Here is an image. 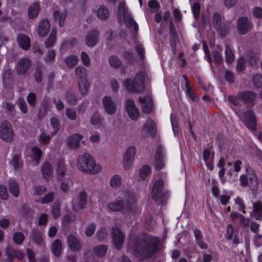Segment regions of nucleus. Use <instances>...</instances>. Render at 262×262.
Masks as SVG:
<instances>
[{
	"label": "nucleus",
	"instance_id": "f257e3e1",
	"mask_svg": "<svg viewBox=\"0 0 262 262\" xmlns=\"http://www.w3.org/2000/svg\"><path fill=\"white\" fill-rule=\"evenodd\" d=\"M159 243V238L148 234L138 235L130 241L133 252L141 259L151 257L158 250Z\"/></svg>",
	"mask_w": 262,
	"mask_h": 262
},
{
	"label": "nucleus",
	"instance_id": "f03ea898",
	"mask_svg": "<svg viewBox=\"0 0 262 262\" xmlns=\"http://www.w3.org/2000/svg\"><path fill=\"white\" fill-rule=\"evenodd\" d=\"M117 16L119 23H125L128 28H133L134 33L132 37L135 41L136 50L139 56L141 59L143 60L145 58L144 48L140 42L136 41L137 32L138 31V25L131 16V14L129 12L128 8L126 7L124 2H120L119 4Z\"/></svg>",
	"mask_w": 262,
	"mask_h": 262
},
{
	"label": "nucleus",
	"instance_id": "7ed1b4c3",
	"mask_svg": "<svg viewBox=\"0 0 262 262\" xmlns=\"http://www.w3.org/2000/svg\"><path fill=\"white\" fill-rule=\"evenodd\" d=\"M78 169L85 173L95 174L101 170V166L97 164L93 158L89 154L80 155L77 159Z\"/></svg>",
	"mask_w": 262,
	"mask_h": 262
},
{
	"label": "nucleus",
	"instance_id": "20e7f679",
	"mask_svg": "<svg viewBox=\"0 0 262 262\" xmlns=\"http://www.w3.org/2000/svg\"><path fill=\"white\" fill-rule=\"evenodd\" d=\"M145 73L142 71L138 72L133 81L126 79L124 85L127 90L132 92L141 93L144 90Z\"/></svg>",
	"mask_w": 262,
	"mask_h": 262
},
{
	"label": "nucleus",
	"instance_id": "39448f33",
	"mask_svg": "<svg viewBox=\"0 0 262 262\" xmlns=\"http://www.w3.org/2000/svg\"><path fill=\"white\" fill-rule=\"evenodd\" d=\"M239 181L241 185H248L253 191L256 190L258 188V181L257 176L249 165H246V175H242Z\"/></svg>",
	"mask_w": 262,
	"mask_h": 262
},
{
	"label": "nucleus",
	"instance_id": "423d86ee",
	"mask_svg": "<svg viewBox=\"0 0 262 262\" xmlns=\"http://www.w3.org/2000/svg\"><path fill=\"white\" fill-rule=\"evenodd\" d=\"M165 185V180L162 178L154 181L151 190V196L155 201L162 202L168 198V192L164 189Z\"/></svg>",
	"mask_w": 262,
	"mask_h": 262
},
{
	"label": "nucleus",
	"instance_id": "0eeeda50",
	"mask_svg": "<svg viewBox=\"0 0 262 262\" xmlns=\"http://www.w3.org/2000/svg\"><path fill=\"white\" fill-rule=\"evenodd\" d=\"M252 26L251 20L248 17H241L237 20V29L240 34H246L251 30Z\"/></svg>",
	"mask_w": 262,
	"mask_h": 262
},
{
	"label": "nucleus",
	"instance_id": "6e6552de",
	"mask_svg": "<svg viewBox=\"0 0 262 262\" xmlns=\"http://www.w3.org/2000/svg\"><path fill=\"white\" fill-rule=\"evenodd\" d=\"M165 154L163 147L159 145L157 146L155 155L154 165L157 170L163 169L165 166Z\"/></svg>",
	"mask_w": 262,
	"mask_h": 262
},
{
	"label": "nucleus",
	"instance_id": "1a4fd4ad",
	"mask_svg": "<svg viewBox=\"0 0 262 262\" xmlns=\"http://www.w3.org/2000/svg\"><path fill=\"white\" fill-rule=\"evenodd\" d=\"M13 133L11 124L7 121H4L0 125V138L9 141L12 138Z\"/></svg>",
	"mask_w": 262,
	"mask_h": 262
},
{
	"label": "nucleus",
	"instance_id": "9d476101",
	"mask_svg": "<svg viewBox=\"0 0 262 262\" xmlns=\"http://www.w3.org/2000/svg\"><path fill=\"white\" fill-rule=\"evenodd\" d=\"M112 235L114 246L118 250L121 249L124 240V234L119 228L114 227L112 228Z\"/></svg>",
	"mask_w": 262,
	"mask_h": 262
},
{
	"label": "nucleus",
	"instance_id": "9b49d317",
	"mask_svg": "<svg viewBox=\"0 0 262 262\" xmlns=\"http://www.w3.org/2000/svg\"><path fill=\"white\" fill-rule=\"evenodd\" d=\"M88 195L85 191H80L73 204V208L75 211H78L85 208L87 203Z\"/></svg>",
	"mask_w": 262,
	"mask_h": 262
},
{
	"label": "nucleus",
	"instance_id": "f8f14e48",
	"mask_svg": "<svg viewBox=\"0 0 262 262\" xmlns=\"http://www.w3.org/2000/svg\"><path fill=\"white\" fill-rule=\"evenodd\" d=\"M137 149L135 146H129L123 156V164L125 169H128L133 162Z\"/></svg>",
	"mask_w": 262,
	"mask_h": 262
},
{
	"label": "nucleus",
	"instance_id": "ddd939ff",
	"mask_svg": "<svg viewBox=\"0 0 262 262\" xmlns=\"http://www.w3.org/2000/svg\"><path fill=\"white\" fill-rule=\"evenodd\" d=\"M102 101L106 113L110 115H113L116 113L117 104L111 97H104Z\"/></svg>",
	"mask_w": 262,
	"mask_h": 262
},
{
	"label": "nucleus",
	"instance_id": "4468645a",
	"mask_svg": "<svg viewBox=\"0 0 262 262\" xmlns=\"http://www.w3.org/2000/svg\"><path fill=\"white\" fill-rule=\"evenodd\" d=\"M99 40V32L98 30L94 29L88 32L85 37V43L89 47H93L98 42Z\"/></svg>",
	"mask_w": 262,
	"mask_h": 262
},
{
	"label": "nucleus",
	"instance_id": "2eb2a0df",
	"mask_svg": "<svg viewBox=\"0 0 262 262\" xmlns=\"http://www.w3.org/2000/svg\"><path fill=\"white\" fill-rule=\"evenodd\" d=\"M125 109L129 117L133 120H136L139 116V112L137 108L134 101L132 99H127L126 101Z\"/></svg>",
	"mask_w": 262,
	"mask_h": 262
},
{
	"label": "nucleus",
	"instance_id": "dca6fc26",
	"mask_svg": "<svg viewBox=\"0 0 262 262\" xmlns=\"http://www.w3.org/2000/svg\"><path fill=\"white\" fill-rule=\"evenodd\" d=\"M243 121L246 126L250 129H254L256 127V121L253 111L248 110L243 115Z\"/></svg>",
	"mask_w": 262,
	"mask_h": 262
},
{
	"label": "nucleus",
	"instance_id": "f3484780",
	"mask_svg": "<svg viewBox=\"0 0 262 262\" xmlns=\"http://www.w3.org/2000/svg\"><path fill=\"white\" fill-rule=\"evenodd\" d=\"M212 19L214 28L216 30L220 31L221 33L224 34L229 29V25L226 26L225 24H222L221 16L219 13H214Z\"/></svg>",
	"mask_w": 262,
	"mask_h": 262
},
{
	"label": "nucleus",
	"instance_id": "a211bd4d",
	"mask_svg": "<svg viewBox=\"0 0 262 262\" xmlns=\"http://www.w3.org/2000/svg\"><path fill=\"white\" fill-rule=\"evenodd\" d=\"M139 100L142 104L143 112L146 114L150 113L152 108V101L151 95H147L144 98L140 97Z\"/></svg>",
	"mask_w": 262,
	"mask_h": 262
},
{
	"label": "nucleus",
	"instance_id": "6ab92c4d",
	"mask_svg": "<svg viewBox=\"0 0 262 262\" xmlns=\"http://www.w3.org/2000/svg\"><path fill=\"white\" fill-rule=\"evenodd\" d=\"M50 28L49 20L43 19L39 22L37 29L38 35L41 37H45L49 33Z\"/></svg>",
	"mask_w": 262,
	"mask_h": 262
},
{
	"label": "nucleus",
	"instance_id": "aec40b11",
	"mask_svg": "<svg viewBox=\"0 0 262 262\" xmlns=\"http://www.w3.org/2000/svg\"><path fill=\"white\" fill-rule=\"evenodd\" d=\"M31 66V61L28 58H24L19 60L17 64L16 72L22 75L26 73Z\"/></svg>",
	"mask_w": 262,
	"mask_h": 262
},
{
	"label": "nucleus",
	"instance_id": "412c9836",
	"mask_svg": "<svg viewBox=\"0 0 262 262\" xmlns=\"http://www.w3.org/2000/svg\"><path fill=\"white\" fill-rule=\"evenodd\" d=\"M238 99L243 101L247 104H252L256 99V95L252 92H244L237 95Z\"/></svg>",
	"mask_w": 262,
	"mask_h": 262
},
{
	"label": "nucleus",
	"instance_id": "4be33fe9",
	"mask_svg": "<svg viewBox=\"0 0 262 262\" xmlns=\"http://www.w3.org/2000/svg\"><path fill=\"white\" fill-rule=\"evenodd\" d=\"M40 10V3L34 2L32 3L28 8L27 14L29 19L36 18Z\"/></svg>",
	"mask_w": 262,
	"mask_h": 262
},
{
	"label": "nucleus",
	"instance_id": "5701e85b",
	"mask_svg": "<svg viewBox=\"0 0 262 262\" xmlns=\"http://www.w3.org/2000/svg\"><path fill=\"white\" fill-rule=\"evenodd\" d=\"M226 238L227 240H233V243L236 245L239 244V239L237 233H235L234 229L231 224H229L227 226V232L226 234Z\"/></svg>",
	"mask_w": 262,
	"mask_h": 262
},
{
	"label": "nucleus",
	"instance_id": "b1692460",
	"mask_svg": "<svg viewBox=\"0 0 262 262\" xmlns=\"http://www.w3.org/2000/svg\"><path fill=\"white\" fill-rule=\"evenodd\" d=\"M95 14L97 17L101 20H107L110 15L108 8L107 6L101 5L95 11Z\"/></svg>",
	"mask_w": 262,
	"mask_h": 262
},
{
	"label": "nucleus",
	"instance_id": "393cba45",
	"mask_svg": "<svg viewBox=\"0 0 262 262\" xmlns=\"http://www.w3.org/2000/svg\"><path fill=\"white\" fill-rule=\"evenodd\" d=\"M17 41L20 48L27 50L30 46V38L24 34H19L17 37Z\"/></svg>",
	"mask_w": 262,
	"mask_h": 262
},
{
	"label": "nucleus",
	"instance_id": "a878e982",
	"mask_svg": "<svg viewBox=\"0 0 262 262\" xmlns=\"http://www.w3.org/2000/svg\"><path fill=\"white\" fill-rule=\"evenodd\" d=\"M68 244L73 251L77 252L80 250L81 244L79 241L73 235H70L68 237Z\"/></svg>",
	"mask_w": 262,
	"mask_h": 262
},
{
	"label": "nucleus",
	"instance_id": "bb28decb",
	"mask_svg": "<svg viewBox=\"0 0 262 262\" xmlns=\"http://www.w3.org/2000/svg\"><path fill=\"white\" fill-rule=\"evenodd\" d=\"M195 238L196 244L201 249H206L208 248L207 244L204 242V238L201 230L194 229L193 231Z\"/></svg>",
	"mask_w": 262,
	"mask_h": 262
},
{
	"label": "nucleus",
	"instance_id": "cd10ccee",
	"mask_svg": "<svg viewBox=\"0 0 262 262\" xmlns=\"http://www.w3.org/2000/svg\"><path fill=\"white\" fill-rule=\"evenodd\" d=\"M108 208L112 211H122L125 208V205L122 200H116L108 203Z\"/></svg>",
	"mask_w": 262,
	"mask_h": 262
},
{
	"label": "nucleus",
	"instance_id": "c85d7f7f",
	"mask_svg": "<svg viewBox=\"0 0 262 262\" xmlns=\"http://www.w3.org/2000/svg\"><path fill=\"white\" fill-rule=\"evenodd\" d=\"M30 239L36 244L41 245L43 242L42 234L38 230L34 229L30 235Z\"/></svg>",
	"mask_w": 262,
	"mask_h": 262
},
{
	"label": "nucleus",
	"instance_id": "c756f323",
	"mask_svg": "<svg viewBox=\"0 0 262 262\" xmlns=\"http://www.w3.org/2000/svg\"><path fill=\"white\" fill-rule=\"evenodd\" d=\"M144 128L148 132L152 138H154L157 131L154 121L151 119H147L144 125Z\"/></svg>",
	"mask_w": 262,
	"mask_h": 262
},
{
	"label": "nucleus",
	"instance_id": "7c9ffc66",
	"mask_svg": "<svg viewBox=\"0 0 262 262\" xmlns=\"http://www.w3.org/2000/svg\"><path fill=\"white\" fill-rule=\"evenodd\" d=\"M51 249L55 256L57 257L59 256L62 251V243L61 241L58 239H55L51 245Z\"/></svg>",
	"mask_w": 262,
	"mask_h": 262
},
{
	"label": "nucleus",
	"instance_id": "2f4dec72",
	"mask_svg": "<svg viewBox=\"0 0 262 262\" xmlns=\"http://www.w3.org/2000/svg\"><path fill=\"white\" fill-rule=\"evenodd\" d=\"M53 16L55 19L58 20V24L60 27L63 26L64 21L68 16V13L66 10L62 12L55 11L53 13Z\"/></svg>",
	"mask_w": 262,
	"mask_h": 262
},
{
	"label": "nucleus",
	"instance_id": "473e14b6",
	"mask_svg": "<svg viewBox=\"0 0 262 262\" xmlns=\"http://www.w3.org/2000/svg\"><path fill=\"white\" fill-rule=\"evenodd\" d=\"M83 136L80 134H75L71 136L68 141L69 145L72 148H77L79 146L80 141Z\"/></svg>",
	"mask_w": 262,
	"mask_h": 262
},
{
	"label": "nucleus",
	"instance_id": "72a5a7b5",
	"mask_svg": "<svg viewBox=\"0 0 262 262\" xmlns=\"http://www.w3.org/2000/svg\"><path fill=\"white\" fill-rule=\"evenodd\" d=\"M9 190L14 196L18 197L19 194V187L18 183L14 180L10 179L9 182Z\"/></svg>",
	"mask_w": 262,
	"mask_h": 262
},
{
	"label": "nucleus",
	"instance_id": "f704fd0d",
	"mask_svg": "<svg viewBox=\"0 0 262 262\" xmlns=\"http://www.w3.org/2000/svg\"><path fill=\"white\" fill-rule=\"evenodd\" d=\"M186 95L187 97L192 101L196 102L198 101V98L195 96V93L194 89L190 85L189 82L187 81L185 83Z\"/></svg>",
	"mask_w": 262,
	"mask_h": 262
},
{
	"label": "nucleus",
	"instance_id": "c9c22d12",
	"mask_svg": "<svg viewBox=\"0 0 262 262\" xmlns=\"http://www.w3.org/2000/svg\"><path fill=\"white\" fill-rule=\"evenodd\" d=\"M41 172L45 179H49L53 174L52 165L48 162L44 163L42 166Z\"/></svg>",
	"mask_w": 262,
	"mask_h": 262
},
{
	"label": "nucleus",
	"instance_id": "e433bc0d",
	"mask_svg": "<svg viewBox=\"0 0 262 262\" xmlns=\"http://www.w3.org/2000/svg\"><path fill=\"white\" fill-rule=\"evenodd\" d=\"M6 255L11 258H17L19 259H23L24 255L20 250L15 249H9L6 251Z\"/></svg>",
	"mask_w": 262,
	"mask_h": 262
},
{
	"label": "nucleus",
	"instance_id": "4c0bfd02",
	"mask_svg": "<svg viewBox=\"0 0 262 262\" xmlns=\"http://www.w3.org/2000/svg\"><path fill=\"white\" fill-rule=\"evenodd\" d=\"M107 250V246L104 245L97 246L93 248L95 255L99 258L103 257L106 254Z\"/></svg>",
	"mask_w": 262,
	"mask_h": 262
},
{
	"label": "nucleus",
	"instance_id": "58836bf2",
	"mask_svg": "<svg viewBox=\"0 0 262 262\" xmlns=\"http://www.w3.org/2000/svg\"><path fill=\"white\" fill-rule=\"evenodd\" d=\"M78 86L81 94L85 95L88 94L90 84L86 79H81L78 82Z\"/></svg>",
	"mask_w": 262,
	"mask_h": 262
},
{
	"label": "nucleus",
	"instance_id": "ea45409f",
	"mask_svg": "<svg viewBox=\"0 0 262 262\" xmlns=\"http://www.w3.org/2000/svg\"><path fill=\"white\" fill-rule=\"evenodd\" d=\"M253 212L256 220H261L262 214V203L261 202L253 204Z\"/></svg>",
	"mask_w": 262,
	"mask_h": 262
},
{
	"label": "nucleus",
	"instance_id": "a19ab883",
	"mask_svg": "<svg viewBox=\"0 0 262 262\" xmlns=\"http://www.w3.org/2000/svg\"><path fill=\"white\" fill-rule=\"evenodd\" d=\"M56 29L54 28L51 31L50 36L45 42V47L47 48L52 47L56 40Z\"/></svg>",
	"mask_w": 262,
	"mask_h": 262
},
{
	"label": "nucleus",
	"instance_id": "79ce46f5",
	"mask_svg": "<svg viewBox=\"0 0 262 262\" xmlns=\"http://www.w3.org/2000/svg\"><path fill=\"white\" fill-rule=\"evenodd\" d=\"M53 133H51L50 135L47 134L44 131H42L41 133L40 134L39 138H38V141L39 142L43 145H48L50 143V140L52 138V137L53 136H52Z\"/></svg>",
	"mask_w": 262,
	"mask_h": 262
},
{
	"label": "nucleus",
	"instance_id": "37998d69",
	"mask_svg": "<svg viewBox=\"0 0 262 262\" xmlns=\"http://www.w3.org/2000/svg\"><path fill=\"white\" fill-rule=\"evenodd\" d=\"M108 61L110 66L114 69H118L121 65V61L116 56H110Z\"/></svg>",
	"mask_w": 262,
	"mask_h": 262
},
{
	"label": "nucleus",
	"instance_id": "c03bdc74",
	"mask_svg": "<svg viewBox=\"0 0 262 262\" xmlns=\"http://www.w3.org/2000/svg\"><path fill=\"white\" fill-rule=\"evenodd\" d=\"M55 197V193L54 191L49 192L40 200L41 204H48L52 202Z\"/></svg>",
	"mask_w": 262,
	"mask_h": 262
},
{
	"label": "nucleus",
	"instance_id": "a18cd8bd",
	"mask_svg": "<svg viewBox=\"0 0 262 262\" xmlns=\"http://www.w3.org/2000/svg\"><path fill=\"white\" fill-rule=\"evenodd\" d=\"M225 58L226 62L230 64L234 60L233 53L229 45H227L225 48Z\"/></svg>",
	"mask_w": 262,
	"mask_h": 262
},
{
	"label": "nucleus",
	"instance_id": "49530a36",
	"mask_svg": "<svg viewBox=\"0 0 262 262\" xmlns=\"http://www.w3.org/2000/svg\"><path fill=\"white\" fill-rule=\"evenodd\" d=\"M125 199L128 203V205L130 207L132 205L137 202L138 197L134 193H129L127 194Z\"/></svg>",
	"mask_w": 262,
	"mask_h": 262
},
{
	"label": "nucleus",
	"instance_id": "de8ad7c7",
	"mask_svg": "<svg viewBox=\"0 0 262 262\" xmlns=\"http://www.w3.org/2000/svg\"><path fill=\"white\" fill-rule=\"evenodd\" d=\"M78 58L75 55H70L65 59L67 66L70 68L75 67L78 62Z\"/></svg>",
	"mask_w": 262,
	"mask_h": 262
},
{
	"label": "nucleus",
	"instance_id": "09e8293b",
	"mask_svg": "<svg viewBox=\"0 0 262 262\" xmlns=\"http://www.w3.org/2000/svg\"><path fill=\"white\" fill-rule=\"evenodd\" d=\"M25 239V236L21 232H17L13 235V241L17 245H21Z\"/></svg>",
	"mask_w": 262,
	"mask_h": 262
},
{
	"label": "nucleus",
	"instance_id": "8fccbe9b",
	"mask_svg": "<svg viewBox=\"0 0 262 262\" xmlns=\"http://www.w3.org/2000/svg\"><path fill=\"white\" fill-rule=\"evenodd\" d=\"M122 183L121 178L118 174L114 175L111 179L110 184L112 187L116 188L120 186Z\"/></svg>",
	"mask_w": 262,
	"mask_h": 262
},
{
	"label": "nucleus",
	"instance_id": "3c124183",
	"mask_svg": "<svg viewBox=\"0 0 262 262\" xmlns=\"http://www.w3.org/2000/svg\"><path fill=\"white\" fill-rule=\"evenodd\" d=\"M150 172V167L148 165H144L141 168L139 175L140 178L142 180H145L148 174Z\"/></svg>",
	"mask_w": 262,
	"mask_h": 262
},
{
	"label": "nucleus",
	"instance_id": "603ef678",
	"mask_svg": "<svg viewBox=\"0 0 262 262\" xmlns=\"http://www.w3.org/2000/svg\"><path fill=\"white\" fill-rule=\"evenodd\" d=\"M56 53L54 50H50L47 53L44 59L46 63H50L53 62L55 60Z\"/></svg>",
	"mask_w": 262,
	"mask_h": 262
},
{
	"label": "nucleus",
	"instance_id": "864d4df0",
	"mask_svg": "<svg viewBox=\"0 0 262 262\" xmlns=\"http://www.w3.org/2000/svg\"><path fill=\"white\" fill-rule=\"evenodd\" d=\"M50 124L54 129L52 136H54L57 133L59 129V122L58 119L56 117H53L50 119Z\"/></svg>",
	"mask_w": 262,
	"mask_h": 262
},
{
	"label": "nucleus",
	"instance_id": "5fc2aeb1",
	"mask_svg": "<svg viewBox=\"0 0 262 262\" xmlns=\"http://www.w3.org/2000/svg\"><path fill=\"white\" fill-rule=\"evenodd\" d=\"M203 160L204 162L213 161L214 158L213 152H211L209 149H205L203 152Z\"/></svg>",
	"mask_w": 262,
	"mask_h": 262
},
{
	"label": "nucleus",
	"instance_id": "6e6d98bb",
	"mask_svg": "<svg viewBox=\"0 0 262 262\" xmlns=\"http://www.w3.org/2000/svg\"><path fill=\"white\" fill-rule=\"evenodd\" d=\"M31 151L32 152V157L38 163L41 156V150L40 148L36 146H34L32 148Z\"/></svg>",
	"mask_w": 262,
	"mask_h": 262
},
{
	"label": "nucleus",
	"instance_id": "4d7b16f0",
	"mask_svg": "<svg viewBox=\"0 0 262 262\" xmlns=\"http://www.w3.org/2000/svg\"><path fill=\"white\" fill-rule=\"evenodd\" d=\"M96 228V225L94 223H91L86 228L85 234L86 236L90 237L94 233Z\"/></svg>",
	"mask_w": 262,
	"mask_h": 262
},
{
	"label": "nucleus",
	"instance_id": "13d9d810",
	"mask_svg": "<svg viewBox=\"0 0 262 262\" xmlns=\"http://www.w3.org/2000/svg\"><path fill=\"white\" fill-rule=\"evenodd\" d=\"M2 107L9 114H12L14 111V105L7 101L3 103Z\"/></svg>",
	"mask_w": 262,
	"mask_h": 262
},
{
	"label": "nucleus",
	"instance_id": "bf43d9fd",
	"mask_svg": "<svg viewBox=\"0 0 262 262\" xmlns=\"http://www.w3.org/2000/svg\"><path fill=\"white\" fill-rule=\"evenodd\" d=\"M96 236L98 240L101 242L104 241L107 236V231L106 229L102 228L97 232Z\"/></svg>",
	"mask_w": 262,
	"mask_h": 262
},
{
	"label": "nucleus",
	"instance_id": "052dcab7",
	"mask_svg": "<svg viewBox=\"0 0 262 262\" xmlns=\"http://www.w3.org/2000/svg\"><path fill=\"white\" fill-rule=\"evenodd\" d=\"M66 116L71 120H75L77 117L76 111L72 108H67L66 111Z\"/></svg>",
	"mask_w": 262,
	"mask_h": 262
},
{
	"label": "nucleus",
	"instance_id": "680f3d73",
	"mask_svg": "<svg viewBox=\"0 0 262 262\" xmlns=\"http://www.w3.org/2000/svg\"><path fill=\"white\" fill-rule=\"evenodd\" d=\"M67 172L65 165L62 163H59L58 167L56 169L57 174L58 177H63L65 176Z\"/></svg>",
	"mask_w": 262,
	"mask_h": 262
},
{
	"label": "nucleus",
	"instance_id": "e2e57ef3",
	"mask_svg": "<svg viewBox=\"0 0 262 262\" xmlns=\"http://www.w3.org/2000/svg\"><path fill=\"white\" fill-rule=\"evenodd\" d=\"M47 191V188L45 186H37L34 187L33 195H40Z\"/></svg>",
	"mask_w": 262,
	"mask_h": 262
},
{
	"label": "nucleus",
	"instance_id": "0e129e2a",
	"mask_svg": "<svg viewBox=\"0 0 262 262\" xmlns=\"http://www.w3.org/2000/svg\"><path fill=\"white\" fill-rule=\"evenodd\" d=\"M91 123L93 125H99L101 122V120L99 114L95 112L91 117L90 120Z\"/></svg>",
	"mask_w": 262,
	"mask_h": 262
},
{
	"label": "nucleus",
	"instance_id": "69168bd1",
	"mask_svg": "<svg viewBox=\"0 0 262 262\" xmlns=\"http://www.w3.org/2000/svg\"><path fill=\"white\" fill-rule=\"evenodd\" d=\"M148 6L151 10V12H156L160 8V4L156 0H150L148 2Z\"/></svg>",
	"mask_w": 262,
	"mask_h": 262
},
{
	"label": "nucleus",
	"instance_id": "338daca9",
	"mask_svg": "<svg viewBox=\"0 0 262 262\" xmlns=\"http://www.w3.org/2000/svg\"><path fill=\"white\" fill-rule=\"evenodd\" d=\"M18 104L21 112L24 114H27L28 112V107L25 100L23 98H19Z\"/></svg>",
	"mask_w": 262,
	"mask_h": 262
},
{
	"label": "nucleus",
	"instance_id": "774afa93",
	"mask_svg": "<svg viewBox=\"0 0 262 262\" xmlns=\"http://www.w3.org/2000/svg\"><path fill=\"white\" fill-rule=\"evenodd\" d=\"M75 95L71 91L68 92L67 94V100L71 104H75L77 101Z\"/></svg>",
	"mask_w": 262,
	"mask_h": 262
}]
</instances>
